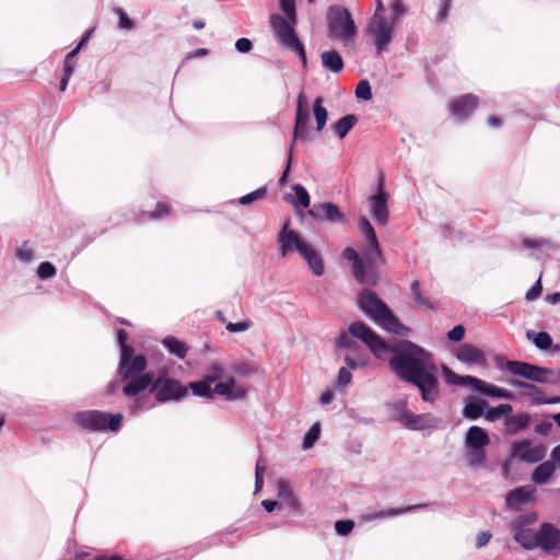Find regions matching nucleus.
<instances>
[{"label": "nucleus", "instance_id": "obj_64", "mask_svg": "<svg viewBox=\"0 0 560 560\" xmlns=\"http://www.w3.org/2000/svg\"><path fill=\"white\" fill-rule=\"evenodd\" d=\"M121 349V355H120V363H126L127 361H130L133 359V348L130 345H125L120 347Z\"/></svg>", "mask_w": 560, "mask_h": 560}, {"label": "nucleus", "instance_id": "obj_46", "mask_svg": "<svg viewBox=\"0 0 560 560\" xmlns=\"http://www.w3.org/2000/svg\"><path fill=\"white\" fill-rule=\"evenodd\" d=\"M315 276H322L325 271L324 260L319 253H313V258L307 261Z\"/></svg>", "mask_w": 560, "mask_h": 560}, {"label": "nucleus", "instance_id": "obj_29", "mask_svg": "<svg viewBox=\"0 0 560 560\" xmlns=\"http://www.w3.org/2000/svg\"><path fill=\"white\" fill-rule=\"evenodd\" d=\"M320 57L322 63L326 69L335 73H340L343 70L345 63L337 50L324 51Z\"/></svg>", "mask_w": 560, "mask_h": 560}, {"label": "nucleus", "instance_id": "obj_23", "mask_svg": "<svg viewBox=\"0 0 560 560\" xmlns=\"http://www.w3.org/2000/svg\"><path fill=\"white\" fill-rule=\"evenodd\" d=\"M490 443V438L485 429L472 425L468 429L465 438V446L485 448Z\"/></svg>", "mask_w": 560, "mask_h": 560}, {"label": "nucleus", "instance_id": "obj_33", "mask_svg": "<svg viewBox=\"0 0 560 560\" xmlns=\"http://www.w3.org/2000/svg\"><path fill=\"white\" fill-rule=\"evenodd\" d=\"M527 338L533 339L535 346L541 350H547L552 345V338L548 332L540 331V332H534V331H527Z\"/></svg>", "mask_w": 560, "mask_h": 560}, {"label": "nucleus", "instance_id": "obj_62", "mask_svg": "<svg viewBox=\"0 0 560 560\" xmlns=\"http://www.w3.org/2000/svg\"><path fill=\"white\" fill-rule=\"evenodd\" d=\"M117 13L119 15V26L127 30L132 28L133 22L129 19L128 14L122 9H118Z\"/></svg>", "mask_w": 560, "mask_h": 560}, {"label": "nucleus", "instance_id": "obj_11", "mask_svg": "<svg viewBox=\"0 0 560 560\" xmlns=\"http://www.w3.org/2000/svg\"><path fill=\"white\" fill-rule=\"evenodd\" d=\"M547 447L542 444L530 446L528 440L515 442L512 446V455L526 463H538L545 458Z\"/></svg>", "mask_w": 560, "mask_h": 560}, {"label": "nucleus", "instance_id": "obj_52", "mask_svg": "<svg viewBox=\"0 0 560 560\" xmlns=\"http://www.w3.org/2000/svg\"><path fill=\"white\" fill-rule=\"evenodd\" d=\"M354 523L350 520L347 521H337L335 524V529L339 535H348L353 529Z\"/></svg>", "mask_w": 560, "mask_h": 560}, {"label": "nucleus", "instance_id": "obj_9", "mask_svg": "<svg viewBox=\"0 0 560 560\" xmlns=\"http://www.w3.org/2000/svg\"><path fill=\"white\" fill-rule=\"evenodd\" d=\"M359 229L366 240V247L364 250V257L369 265L381 266L385 262L376 233L366 218H361L359 221Z\"/></svg>", "mask_w": 560, "mask_h": 560}, {"label": "nucleus", "instance_id": "obj_50", "mask_svg": "<svg viewBox=\"0 0 560 560\" xmlns=\"http://www.w3.org/2000/svg\"><path fill=\"white\" fill-rule=\"evenodd\" d=\"M353 276L360 283H370L366 279L365 266L362 258L353 264Z\"/></svg>", "mask_w": 560, "mask_h": 560}, {"label": "nucleus", "instance_id": "obj_27", "mask_svg": "<svg viewBox=\"0 0 560 560\" xmlns=\"http://www.w3.org/2000/svg\"><path fill=\"white\" fill-rule=\"evenodd\" d=\"M555 463L551 460H546L534 469L532 474V480L536 485H546L555 474Z\"/></svg>", "mask_w": 560, "mask_h": 560}, {"label": "nucleus", "instance_id": "obj_14", "mask_svg": "<svg viewBox=\"0 0 560 560\" xmlns=\"http://www.w3.org/2000/svg\"><path fill=\"white\" fill-rule=\"evenodd\" d=\"M308 215L315 221L343 222L346 220V217L340 211L339 207L331 202L314 205V207L308 211Z\"/></svg>", "mask_w": 560, "mask_h": 560}, {"label": "nucleus", "instance_id": "obj_51", "mask_svg": "<svg viewBox=\"0 0 560 560\" xmlns=\"http://www.w3.org/2000/svg\"><path fill=\"white\" fill-rule=\"evenodd\" d=\"M223 368L219 363L211 365L210 371L205 375V378L210 383L214 384L219 378L222 377Z\"/></svg>", "mask_w": 560, "mask_h": 560}, {"label": "nucleus", "instance_id": "obj_53", "mask_svg": "<svg viewBox=\"0 0 560 560\" xmlns=\"http://www.w3.org/2000/svg\"><path fill=\"white\" fill-rule=\"evenodd\" d=\"M252 326V322L244 320L238 323H228L225 329L229 332H241L247 330Z\"/></svg>", "mask_w": 560, "mask_h": 560}, {"label": "nucleus", "instance_id": "obj_37", "mask_svg": "<svg viewBox=\"0 0 560 560\" xmlns=\"http://www.w3.org/2000/svg\"><path fill=\"white\" fill-rule=\"evenodd\" d=\"M345 363L348 368L352 370H357L359 368H363L368 364V359L365 355H363L360 350L354 351L353 355L346 354L343 358Z\"/></svg>", "mask_w": 560, "mask_h": 560}, {"label": "nucleus", "instance_id": "obj_58", "mask_svg": "<svg viewBox=\"0 0 560 560\" xmlns=\"http://www.w3.org/2000/svg\"><path fill=\"white\" fill-rule=\"evenodd\" d=\"M351 380V372L347 368H341L338 373V385L345 387L350 384Z\"/></svg>", "mask_w": 560, "mask_h": 560}, {"label": "nucleus", "instance_id": "obj_26", "mask_svg": "<svg viewBox=\"0 0 560 560\" xmlns=\"http://www.w3.org/2000/svg\"><path fill=\"white\" fill-rule=\"evenodd\" d=\"M303 94L301 93L298 100V107H296V117H295V126H294V138L292 145L295 144L299 137H302L306 131V124L308 119V113L303 109Z\"/></svg>", "mask_w": 560, "mask_h": 560}, {"label": "nucleus", "instance_id": "obj_5", "mask_svg": "<svg viewBox=\"0 0 560 560\" xmlns=\"http://www.w3.org/2000/svg\"><path fill=\"white\" fill-rule=\"evenodd\" d=\"M270 24L272 30L275 31L277 37L280 43L299 55L303 66L306 65V54L304 50V46L300 42L296 36V33L293 28V24L291 21H287L279 14H273L270 18Z\"/></svg>", "mask_w": 560, "mask_h": 560}, {"label": "nucleus", "instance_id": "obj_10", "mask_svg": "<svg viewBox=\"0 0 560 560\" xmlns=\"http://www.w3.org/2000/svg\"><path fill=\"white\" fill-rule=\"evenodd\" d=\"M393 22L385 18H372L368 24V33L373 37L377 51H382L390 43L394 31Z\"/></svg>", "mask_w": 560, "mask_h": 560}, {"label": "nucleus", "instance_id": "obj_61", "mask_svg": "<svg viewBox=\"0 0 560 560\" xmlns=\"http://www.w3.org/2000/svg\"><path fill=\"white\" fill-rule=\"evenodd\" d=\"M91 33L92 31H88L81 38L80 43L78 44V46L72 49L70 52L67 54V59H73L77 54L79 52V50L89 42L90 39V36H91Z\"/></svg>", "mask_w": 560, "mask_h": 560}, {"label": "nucleus", "instance_id": "obj_60", "mask_svg": "<svg viewBox=\"0 0 560 560\" xmlns=\"http://www.w3.org/2000/svg\"><path fill=\"white\" fill-rule=\"evenodd\" d=\"M264 472H265V467L260 466V464L257 463L256 469H255V487H256V491H259L262 488V486H264Z\"/></svg>", "mask_w": 560, "mask_h": 560}, {"label": "nucleus", "instance_id": "obj_12", "mask_svg": "<svg viewBox=\"0 0 560 560\" xmlns=\"http://www.w3.org/2000/svg\"><path fill=\"white\" fill-rule=\"evenodd\" d=\"M536 489L533 486H522L508 492L505 504L510 510L520 511L523 506L535 502Z\"/></svg>", "mask_w": 560, "mask_h": 560}, {"label": "nucleus", "instance_id": "obj_40", "mask_svg": "<svg viewBox=\"0 0 560 560\" xmlns=\"http://www.w3.org/2000/svg\"><path fill=\"white\" fill-rule=\"evenodd\" d=\"M293 190L295 192L296 197V205H300L302 208H308L310 207V195L307 190L300 184L294 185ZM289 202L294 203L293 199H287Z\"/></svg>", "mask_w": 560, "mask_h": 560}, {"label": "nucleus", "instance_id": "obj_39", "mask_svg": "<svg viewBox=\"0 0 560 560\" xmlns=\"http://www.w3.org/2000/svg\"><path fill=\"white\" fill-rule=\"evenodd\" d=\"M412 300L416 304L423 306L425 308H433L432 304L429 302L427 298H424L420 292V282L418 280H413L410 285Z\"/></svg>", "mask_w": 560, "mask_h": 560}, {"label": "nucleus", "instance_id": "obj_42", "mask_svg": "<svg viewBox=\"0 0 560 560\" xmlns=\"http://www.w3.org/2000/svg\"><path fill=\"white\" fill-rule=\"evenodd\" d=\"M478 392L492 396V397H500V398H510L511 394L504 389L497 387L494 385H490L486 382V386L478 387Z\"/></svg>", "mask_w": 560, "mask_h": 560}, {"label": "nucleus", "instance_id": "obj_49", "mask_svg": "<svg viewBox=\"0 0 560 560\" xmlns=\"http://www.w3.org/2000/svg\"><path fill=\"white\" fill-rule=\"evenodd\" d=\"M277 488L278 497L281 500V504L294 495L290 485L284 480H279L277 483Z\"/></svg>", "mask_w": 560, "mask_h": 560}, {"label": "nucleus", "instance_id": "obj_63", "mask_svg": "<svg viewBox=\"0 0 560 560\" xmlns=\"http://www.w3.org/2000/svg\"><path fill=\"white\" fill-rule=\"evenodd\" d=\"M450 8H451V0H441L440 8H439V11L436 14V20L443 21L447 16Z\"/></svg>", "mask_w": 560, "mask_h": 560}, {"label": "nucleus", "instance_id": "obj_13", "mask_svg": "<svg viewBox=\"0 0 560 560\" xmlns=\"http://www.w3.org/2000/svg\"><path fill=\"white\" fill-rule=\"evenodd\" d=\"M388 194L383 189V179L378 183V192L370 197L372 214L376 223L385 225L388 222Z\"/></svg>", "mask_w": 560, "mask_h": 560}, {"label": "nucleus", "instance_id": "obj_56", "mask_svg": "<svg viewBox=\"0 0 560 560\" xmlns=\"http://www.w3.org/2000/svg\"><path fill=\"white\" fill-rule=\"evenodd\" d=\"M542 292V285L540 278L533 284V287L526 292V300L534 301L540 296Z\"/></svg>", "mask_w": 560, "mask_h": 560}, {"label": "nucleus", "instance_id": "obj_15", "mask_svg": "<svg viewBox=\"0 0 560 560\" xmlns=\"http://www.w3.org/2000/svg\"><path fill=\"white\" fill-rule=\"evenodd\" d=\"M479 98L474 94H465L450 102L452 115L458 119H466L478 106Z\"/></svg>", "mask_w": 560, "mask_h": 560}, {"label": "nucleus", "instance_id": "obj_54", "mask_svg": "<svg viewBox=\"0 0 560 560\" xmlns=\"http://www.w3.org/2000/svg\"><path fill=\"white\" fill-rule=\"evenodd\" d=\"M63 68H65V74L60 81V86H59L61 92H63L67 89L68 81L73 72V66L69 65V59H67V57L65 58V61H63Z\"/></svg>", "mask_w": 560, "mask_h": 560}, {"label": "nucleus", "instance_id": "obj_25", "mask_svg": "<svg viewBox=\"0 0 560 560\" xmlns=\"http://www.w3.org/2000/svg\"><path fill=\"white\" fill-rule=\"evenodd\" d=\"M515 530L514 539L520 542L525 549H534L537 547L538 532L530 528H523L513 524Z\"/></svg>", "mask_w": 560, "mask_h": 560}, {"label": "nucleus", "instance_id": "obj_22", "mask_svg": "<svg viewBox=\"0 0 560 560\" xmlns=\"http://www.w3.org/2000/svg\"><path fill=\"white\" fill-rule=\"evenodd\" d=\"M443 374L445 376V381L450 385L465 386L471 385L475 390L478 392V387L486 386V382L477 378L475 376L466 375L462 376L456 374L454 371L448 369L446 365H443Z\"/></svg>", "mask_w": 560, "mask_h": 560}, {"label": "nucleus", "instance_id": "obj_2", "mask_svg": "<svg viewBox=\"0 0 560 560\" xmlns=\"http://www.w3.org/2000/svg\"><path fill=\"white\" fill-rule=\"evenodd\" d=\"M358 304L369 317L387 331L404 335V330L407 329L374 291L363 289L358 295Z\"/></svg>", "mask_w": 560, "mask_h": 560}, {"label": "nucleus", "instance_id": "obj_19", "mask_svg": "<svg viewBox=\"0 0 560 560\" xmlns=\"http://www.w3.org/2000/svg\"><path fill=\"white\" fill-rule=\"evenodd\" d=\"M127 383L122 387V393L127 397H133L144 389L152 386L154 383L153 373H144L142 375H135L131 378L125 380Z\"/></svg>", "mask_w": 560, "mask_h": 560}, {"label": "nucleus", "instance_id": "obj_1", "mask_svg": "<svg viewBox=\"0 0 560 560\" xmlns=\"http://www.w3.org/2000/svg\"><path fill=\"white\" fill-rule=\"evenodd\" d=\"M349 334L342 332L337 345L339 348L358 351L360 347L351 338H358L364 342L373 354L382 359L383 352L389 350L393 357L388 364L394 374L402 382L416 386L421 394V398L427 402H434L440 396V385L438 380V368L433 354L424 348L411 342L401 341L394 347L381 338L371 327L362 322L352 323Z\"/></svg>", "mask_w": 560, "mask_h": 560}, {"label": "nucleus", "instance_id": "obj_28", "mask_svg": "<svg viewBox=\"0 0 560 560\" xmlns=\"http://www.w3.org/2000/svg\"><path fill=\"white\" fill-rule=\"evenodd\" d=\"M486 407V400H477L474 397H469L463 409V416L469 420H477L483 415Z\"/></svg>", "mask_w": 560, "mask_h": 560}, {"label": "nucleus", "instance_id": "obj_59", "mask_svg": "<svg viewBox=\"0 0 560 560\" xmlns=\"http://www.w3.org/2000/svg\"><path fill=\"white\" fill-rule=\"evenodd\" d=\"M235 48L242 54H247L252 50L253 44L248 38L243 37L236 40Z\"/></svg>", "mask_w": 560, "mask_h": 560}, {"label": "nucleus", "instance_id": "obj_38", "mask_svg": "<svg viewBox=\"0 0 560 560\" xmlns=\"http://www.w3.org/2000/svg\"><path fill=\"white\" fill-rule=\"evenodd\" d=\"M512 412V406L508 404H501L498 407H493L487 410L485 417L488 421H495L502 416L510 415Z\"/></svg>", "mask_w": 560, "mask_h": 560}, {"label": "nucleus", "instance_id": "obj_16", "mask_svg": "<svg viewBox=\"0 0 560 560\" xmlns=\"http://www.w3.org/2000/svg\"><path fill=\"white\" fill-rule=\"evenodd\" d=\"M537 547L545 552H551L560 547V530L550 523H544L538 530Z\"/></svg>", "mask_w": 560, "mask_h": 560}, {"label": "nucleus", "instance_id": "obj_30", "mask_svg": "<svg viewBox=\"0 0 560 560\" xmlns=\"http://www.w3.org/2000/svg\"><path fill=\"white\" fill-rule=\"evenodd\" d=\"M358 118L354 114H349L340 118L335 125L334 130L340 139H343L348 132L355 126Z\"/></svg>", "mask_w": 560, "mask_h": 560}, {"label": "nucleus", "instance_id": "obj_55", "mask_svg": "<svg viewBox=\"0 0 560 560\" xmlns=\"http://www.w3.org/2000/svg\"><path fill=\"white\" fill-rule=\"evenodd\" d=\"M390 9L393 10V23H395L400 16H402L406 13V8L402 4L401 0H394V2L390 5Z\"/></svg>", "mask_w": 560, "mask_h": 560}, {"label": "nucleus", "instance_id": "obj_41", "mask_svg": "<svg viewBox=\"0 0 560 560\" xmlns=\"http://www.w3.org/2000/svg\"><path fill=\"white\" fill-rule=\"evenodd\" d=\"M320 425L319 423H314L310 430L306 432L303 439V448L308 450L313 447L316 441L319 439Z\"/></svg>", "mask_w": 560, "mask_h": 560}, {"label": "nucleus", "instance_id": "obj_3", "mask_svg": "<svg viewBox=\"0 0 560 560\" xmlns=\"http://www.w3.org/2000/svg\"><path fill=\"white\" fill-rule=\"evenodd\" d=\"M124 416L121 413H108L101 410H84L74 415V423L90 432L110 431L118 432L121 428Z\"/></svg>", "mask_w": 560, "mask_h": 560}, {"label": "nucleus", "instance_id": "obj_57", "mask_svg": "<svg viewBox=\"0 0 560 560\" xmlns=\"http://www.w3.org/2000/svg\"><path fill=\"white\" fill-rule=\"evenodd\" d=\"M465 336V328L462 325H456L448 332L447 337L452 341H460Z\"/></svg>", "mask_w": 560, "mask_h": 560}, {"label": "nucleus", "instance_id": "obj_45", "mask_svg": "<svg viewBox=\"0 0 560 560\" xmlns=\"http://www.w3.org/2000/svg\"><path fill=\"white\" fill-rule=\"evenodd\" d=\"M57 270L55 266L49 261L42 262L37 268V276L42 280H46L52 278L56 275Z\"/></svg>", "mask_w": 560, "mask_h": 560}, {"label": "nucleus", "instance_id": "obj_31", "mask_svg": "<svg viewBox=\"0 0 560 560\" xmlns=\"http://www.w3.org/2000/svg\"><path fill=\"white\" fill-rule=\"evenodd\" d=\"M163 345L165 348L170 351V353L174 354L175 357L179 359H184L187 354L188 347L185 342L178 340L175 337H166L163 340Z\"/></svg>", "mask_w": 560, "mask_h": 560}, {"label": "nucleus", "instance_id": "obj_36", "mask_svg": "<svg viewBox=\"0 0 560 560\" xmlns=\"http://www.w3.org/2000/svg\"><path fill=\"white\" fill-rule=\"evenodd\" d=\"M211 385L205 377L201 381L192 382L189 384L190 389L194 395L200 397H209L212 398V388Z\"/></svg>", "mask_w": 560, "mask_h": 560}, {"label": "nucleus", "instance_id": "obj_32", "mask_svg": "<svg viewBox=\"0 0 560 560\" xmlns=\"http://www.w3.org/2000/svg\"><path fill=\"white\" fill-rule=\"evenodd\" d=\"M486 457L485 448L466 447L465 460L469 466L478 467L483 465Z\"/></svg>", "mask_w": 560, "mask_h": 560}, {"label": "nucleus", "instance_id": "obj_7", "mask_svg": "<svg viewBox=\"0 0 560 560\" xmlns=\"http://www.w3.org/2000/svg\"><path fill=\"white\" fill-rule=\"evenodd\" d=\"M150 393L154 394L158 402L164 404L171 400H179L187 396V387L178 380L160 375L154 378L150 387Z\"/></svg>", "mask_w": 560, "mask_h": 560}, {"label": "nucleus", "instance_id": "obj_17", "mask_svg": "<svg viewBox=\"0 0 560 560\" xmlns=\"http://www.w3.org/2000/svg\"><path fill=\"white\" fill-rule=\"evenodd\" d=\"M399 420L411 430H423L436 425V419L431 413L416 415L410 410L401 412Z\"/></svg>", "mask_w": 560, "mask_h": 560}, {"label": "nucleus", "instance_id": "obj_20", "mask_svg": "<svg viewBox=\"0 0 560 560\" xmlns=\"http://www.w3.org/2000/svg\"><path fill=\"white\" fill-rule=\"evenodd\" d=\"M217 394L224 396L229 400L244 399L246 397V389L238 385L233 377H230L226 382H219L212 389V395Z\"/></svg>", "mask_w": 560, "mask_h": 560}, {"label": "nucleus", "instance_id": "obj_21", "mask_svg": "<svg viewBox=\"0 0 560 560\" xmlns=\"http://www.w3.org/2000/svg\"><path fill=\"white\" fill-rule=\"evenodd\" d=\"M147 369V359L142 354L135 355L126 363H119L118 373L122 380L131 378L135 375H142Z\"/></svg>", "mask_w": 560, "mask_h": 560}, {"label": "nucleus", "instance_id": "obj_4", "mask_svg": "<svg viewBox=\"0 0 560 560\" xmlns=\"http://www.w3.org/2000/svg\"><path fill=\"white\" fill-rule=\"evenodd\" d=\"M328 36L343 43L350 42L357 34L354 21L348 9L331 5L327 12Z\"/></svg>", "mask_w": 560, "mask_h": 560}, {"label": "nucleus", "instance_id": "obj_8", "mask_svg": "<svg viewBox=\"0 0 560 560\" xmlns=\"http://www.w3.org/2000/svg\"><path fill=\"white\" fill-rule=\"evenodd\" d=\"M506 369L512 374L529 381L555 384L553 370L551 369L540 368L522 361H508Z\"/></svg>", "mask_w": 560, "mask_h": 560}, {"label": "nucleus", "instance_id": "obj_43", "mask_svg": "<svg viewBox=\"0 0 560 560\" xmlns=\"http://www.w3.org/2000/svg\"><path fill=\"white\" fill-rule=\"evenodd\" d=\"M267 195V188L261 187L240 198L238 202L243 206L250 205L252 202L264 199Z\"/></svg>", "mask_w": 560, "mask_h": 560}, {"label": "nucleus", "instance_id": "obj_44", "mask_svg": "<svg viewBox=\"0 0 560 560\" xmlns=\"http://www.w3.org/2000/svg\"><path fill=\"white\" fill-rule=\"evenodd\" d=\"M422 506L423 505H415V506H407V508H404V509H390V510H386V511H382L380 513L373 514L372 516L369 517V520H375V518H380V517L396 516V515L409 512V511H411V510H413L416 508H422Z\"/></svg>", "mask_w": 560, "mask_h": 560}, {"label": "nucleus", "instance_id": "obj_48", "mask_svg": "<svg viewBox=\"0 0 560 560\" xmlns=\"http://www.w3.org/2000/svg\"><path fill=\"white\" fill-rule=\"evenodd\" d=\"M280 5L291 23H296L295 0H280Z\"/></svg>", "mask_w": 560, "mask_h": 560}, {"label": "nucleus", "instance_id": "obj_18", "mask_svg": "<svg viewBox=\"0 0 560 560\" xmlns=\"http://www.w3.org/2000/svg\"><path fill=\"white\" fill-rule=\"evenodd\" d=\"M456 358L466 364L487 366L488 361L481 349L474 345L464 343L456 351Z\"/></svg>", "mask_w": 560, "mask_h": 560}, {"label": "nucleus", "instance_id": "obj_35", "mask_svg": "<svg viewBox=\"0 0 560 560\" xmlns=\"http://www.w3.org/2000/svg\"><path fill=\"white\" fill-rule=\"evenodd\" d=\"M171 214V207L165 202H158L155 209L151 212H141L142 218H149L151 220H162Z\"/></svg>", "mask_w": 560, "mask_h": 560}, {"label": "nucleus", "instance_id": "obj_47", "mask_svg": "<svg viewBox=\"0 0 560 560\" xmlns=\"http://www.w3.org/2000/svg\"><path fill=\"white\" fill-rule=\"evenodd\" d=\"M355 96L358 98L369 101L372 98L371 85L369 81L361 80L355 88Z\"/></svg>", "mask_w": 560, "mask_h": 560}, {"label": "nucleus", "instance_id": "obj_24", "mask_svg": "<svg viewBox=\"0 0 560 560\" xmlns=\"http://www.w3.org/2000/svg\"><path fill=\"white\" fill-rule=\"evenodd\" d=\"M530 423V416L527 412H518L505 419V430L510 435L526 429Z\"/></svg>", "mask_w": 560, "mask_h": 560}, {"label": "nucleus", "instance_id": "obj_34", "mask_svg": "<svg viewBox=\"0 0 560 560\" xmlns=\"http://www.w3.org/2000/svg\"><path fill=\"white\" fill-rule=\"evenodd\" d=\"M322 104H323V98L317 97L314 102V108H313L315 120L317 124L316 129L318 131L323 130V128L325 127L327 119H328V113Z\"/></svg>", "mask_w": 560, "mask_h": 560}, {"label": "nucleus", "instance_id": "obj_6", "mask_svg": "<svg viewBox=\"0 0 560 560\" xmlns=\"http://www.w3.org/2000/svg\"><path fill=\"white\" fill-rule=\"evenodd\" d=\"M290 221L285 222L278 235L279 252L282 257L296 250L307 262L313 258V253H318L311 244L306 243L298 232L291 230Z\"/></svg>", "mask_w": 560, "mask_h": 560}]
</instances>
